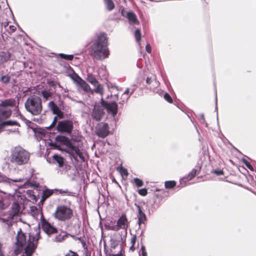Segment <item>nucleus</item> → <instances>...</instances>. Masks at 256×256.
Returning <instances> with one entry per match:
<instances>
[{"mask_svg": "<svg viewBox=\"0 0 256 256\" xmlns=\"http://www.w3.org/2000/svg\"><path fill=\"white\" fill-rule=\"evenodd\" d=\"M55 118H59L60 119L64 118V114L60 109L59 111L56 114Z\"/></svg>", "mask_w": 256, "mask_h": 256, "instance_id": "53", "label": "nucleus"}, {"mask_svg": "<svg viewBox=\"0 0 256 256\" xmlns=\"http://www.w3.org/2000/svg\"><path fill=\"white\" fill-rule=\"evenodd\" d=\"M164 98L168 102L172 103L173 102L172 98L170 96V94L166 92L164 96Z\"/></svg>", "mask_w": 256, "mask_h": 256, "instance_id": "49", "label": "nucleus"}, {"mask_svg": "<svg viewBox=\"0 0 256 256\" xmlns=\"http://www.w3.org/2000/svg\"><path fill=\"white\" fill-rule=\"evenodd\" d=\"M26 234H22L20 236H16V244L17 247L22 248L26 243Z\"/></svg>", "mask_w": 256, "mask_h": 256, "instance_id": "22", "label": "nucleus"}, {"mask_svg": "<svg viewBox=\"0 0 256 256\" xmlns=\"http://www.w3.org/2000/svg\"><path fill=\"white\" fill-rule=\"evenodd\" d=\"M54 218L62 222L70 220L73 216V210L66 205H60L54 213Z\"/></svg>", "mask_w": 256, "mask_h": 256, "instance_id": "5", "label": "nucleus"}, {"mask_svg": "<svg viewBox=\"0 0 256 256\" xmlns=\"http://www.w3.org/2000/svg\"><path fill=\"white\" fill-rule=\"evenodd\" d=\"M56 191L58 192L60 194H65L67 196H72V192H70L68 190H63L62 189H55Z\"/></svg>", "mask_w": 256, "mask_h": 256, "instance_id": "44", "label": "nucleus"}, {"mask_svg": "<svg viewBox=\"0 0 256 256\" xmlns=\"http://www.w3.org/2000/svg\"><path fill=\"white\" fill-rule=\"evenodd\" d=\"M104 109L101 104V100L95 102L92 112L93 120L97 122L101 120L105 114Z\"/></svg>", "mask_w": 256, "mask_h": 256, "instance_id": "9", "label": "nucleus"}, {"mask_svg": "<svg viewBox=\"0 0 256 256\" xmlns=\"http://www.w3.org/2000/svg\"><path fill=\"white\" fill-rule=\"evenodd\" d=\"M136 84H134V85L132 86V87L130 88V90H131L130 92L129 96H128V97L126 98V101H127L128 100V99L130 98L131 95L135 92V90H136Z\"/></svg>", "mask_w": 256, "mask_h": 256, "instance_id": "54", "label": "nucleus"}, {"mask_svg": "<svg viewBox=\"0 0 256 256\" xmlns=\"http://www.w3.org/2000/svg\"><path fill=\"white\" fill-rule=\"evenodd\" d=\"M117 170L122 176H127L128 175V170L122 166L118 167Z\"/></svg>", "mask_w": 256, "mask_h": 256, "instance_id": "39", "label": "nucleus"}, {"mask_svg": "<svg viewBox=\"0 0 256 256\" xmlns=\"http://www.w3.org/2000/svg\"><path fill=\"white\" fill-rule=\"evenodd\" d=\"M10 77L8 75L2 76L0 78V80L4 84H8L10 80Z\"/></svg>", "mask_w": 256, "mask_h": 256, "instance_id": "40", "label": "nucleus"}, {"mask_svg": "<svg viewBox=\"0 0 256 256\" xmlns=\"http://www.w3.org/2000/svg\"><path fill=\"white\" fill-rule=\"evenodd\" d=\"M105 227H106V228L108 230L118 231L120 230V228L118 227V226H117V224L114 225L112 226L105 225Z\"/></svg>", "mask_w": 256, "mask_h": 256, "instance_id": "47", "label": "nucleus"}, {"mask_svg": "<svg viewBox=\"0 0 256 256\" xmlns=\"http://www.w3.org/2000/svg\"><path fill=\"white\" fill-rule=\"evenodd\" d=\"M90 55L98 60H102L109 56L108 40L105 32L100 33L90 46Z\"/></svg>", "mask_w": 256, "mask_h": 256, "instance_id": "2", "label": "nucleus"}, {"mask_svg": "<svg viewBox=\"0 0 256 256\" xmlns=\"http://www.w3.org/2000/svg\"><path fill=\"white\" fill-rule=\"evenodd\" d=\"M24 122L28 128L32 129L34 134H37L40 136H45L46 133L45 129L38 126L27 119H26Z\"/></svg>", "mask_w": 256, "mask_h": 256, "instance_id": "13", "label": "nucleus"}, {"mask_svg": "<svg viewBox=\"0 0 256 256\" xmlns=\"http://www.w3.org/2000/svg\"><path fill=\"white\" fill-rule=\"evenodd\" d=\"M104 3L108 10L112 11L114 8L115 6L112 0H104Z\"/></svg>", "mask_w": 256, "mask_h": 256, "instance_id": "30", "label": "nucleus"}, {"mask_svg": "<svg viewBox=\"0 0 256 256\" xmlns=\"http://www.w3.org/2000/svg\"><path fill=\"white\" fill-rule=\"evenodd\" d=\"M54 190H56L55 189H46L44 190L42 192V199L46 200V198H48V197L51 196L54 194Z\"/></svg>", "mask_w": 256, "mask_h": 256, "instance_id": "31", "label": "nucleus"}, {"mask_svg": "<svg viewBox=\"0 0 256 256\" xmlns=\"http://www.w3.org/2000/svg\"><path fill=\"white\" fill-rule=\"evenodd\" d=\"M198 119L201 124H204L206 127L208 126V124L205 120L204 114H199Z\"/></svg>", "mask_w": 256, "mask_h": 256, "instance_id": "46", "label": "nucleus"}, {"mask_svg": "<svg viewBox=\"0 0 256 256\" xmlns=\"http://www.w3.org/2000/svg\"><path fill=\"white\" fill-rule=\"evenodd\" d=\"M65 256H79L78 254L76 252H72V250H70L68 252Z\"/></svg>", "mask_w": 256, "mask_h": 256, "instance_id": "57", "label": "nucleus"}, {"mask_svg": "<svg viewBox=\"0 0 256 256\" xmlns=\"http://www.w3.org/2000/svg\"><path fill=\"white\" fill-rule=\"evenodd\" d=\"M134 206H136L137 209V224L139 226V228H140V226L142 224H144L147 221L148 219L144 208L138 203H135Z\"/></svg>", "mask_w": 256, "mask_h": 256, "instance_id": "11", "label": "nucleus"}, {"mask_svg": "<svg viewBox=\"0 0 256 256\" xmlns=\"http://www.w3.org/2000/svg\"><path fill=\"white\" fill-rule=\"evenodd\" d=\"M6 126L5 121L2 120L0 122V131L1 132Z\"/></svg>", "mask_w": 256, "mask_h": 256, "instance_id": "60", "label": "nucleus"}, {"mask_svg": "<svg viewBox=\"0 0 256 256\" xmlns=\"http://www.w3.org/2000/svg\"><path fill=\"white\" fill-rule=\"evenodd\" d=\"M40 233V230H38V231L36 232L35 236H32L30 235V238H32V240H33V242H34V241H36V242L38 243V240L41 238Z\"/></svg>", "mask_w": 256, "mask_h": 256, "instance_id": "43", "label": "nucleus"}, {"mask_svg": "<svg viewBox=\"0 0 256 256\" xmlns=\"http://www.w3.org/2000/svg\"><path fill=\"white\" fill-rule=\"evenodd\" d=\"M65 234L63 236H61L60 234L56 235L54 238H53L52 240L54 242H60L64 240L67 238H68L69 236L74 238V236L72 235L71 234H70L68 233H67L66 232H64Z\"/></svg>", "mask_w": 256, "mask_h": 256, "instance_id": "27", "label": "nucleus"}, {"mask_svg": "<svg viewBox=\"0 0 256 256\" xmlns=\"http://www.w3.org/2000/svg\"><path fill=\"white\" fill-rule=\"evenodd\" d=\"M58 56L60 58L68 60H72L74 58V56L72 54H66L62 53H60L58 54Z\"/></svg>", "mask_w": 256, "mask_h": 256, "instance_id": "35", "label": "nucleus"}, {"mask_svg": "<svg viewBox=\"0 0 256 256\" xmlns=\"http://www.w3.org/2000/svg\"><path fill=\"white\" fill-rule=\"evenodd\" d=\"M70 166L68 165L64 164V166L63 167V168H62V172L64 170V172H66L68 170L70 169Z\"/></svg>", "mask_w": 256, "mask_h": 256, "instance_id": "63", "label": "nucleus"}, {"mask_svg": "<svg viewBox=\"0 0 256 256\" xmlns=\"http://www.w3.org/2000/svg\"><path fill=\"white\" fill-rule=\"evenodd\" d=\"M23 180H24V179L22 178H15V179L10 178V184H10L11 182H21L23 181Z\"/></svg>", "mask_w": 256, "mask_h": 256, "instance_id": "59", "label": "nucleus"}, {"mask_svg": "<svg viewBox=\"0 0 256 256\" xmlns=\"http://www.w3.org/2000/svg\"><path fill=\"white\" fill-rule=\"evenodd\" d=\"M136 241V235H134L131 239V244L132 245H134Z\"/></svg>", "mask_w": 256, "mask_h": 256, "instance_id": "62", "label": "nucleus"}, {"mask_svg": "<svg viewBox=\"0 0 256 256\" xmlns=\"http://www.w3.org/2000/svg\"><path fill=\"white\" fill-rule=\"evenodd\" d=\"M134 181L136 186L138 188L142 186L144 184V182L141 179L138 178H134Z\"/></svg>", "mask_w": 256, "mask_h": 256, "instance_id": "41", "label": "nucleus"}, {"mask_svg": "<svg viewBox=\"0 0 256 256\" xmlns=\"http://www.w3.org/2000/svg\"><path fill=\"white\" fill-rule=\"evenodd\" d=\"M20 206L18 202L14 201L12 203L10 210L8 212L9 214V218H14L16 216H18L20 214Z\"/></svg>", "mask_w": 256, "mask_h": 256, "instance_id": "15", "label": "nucleus"}, {"mask_svg": "<svg viewBox=\"0 0 256 256\" xmlns=\"http://www.w3.org/2000/svg\"><path fill=\"white\" fill-rule=\"evenodd\" d=\"M5 122H6V126H20V124L16 120H5Z\"/></svg>", "mask_w": 256, "mask_h": 256, "instance_id": "42", "label": "nucleus"}, {"mask_svg": "<svg viewBox=\"0 0 256 256\" xmlns=\"http://www.w3.org/2000/svg\"><path fill=\"white\" fill-rule=\"evenodd\" d=\"M96 88L94 89V91L97 93L102 94V88L101 85L98 83V85L94 86Z\"/></svg>", "mask_w": 256, "mask_h": 256, "instance_id": "50", "label": "nucleus"}, {"mask_svg": "<svg viewBox=\"0 0 256 256\" xmlns=\"http://www.w3.org/2000/svg\"><path fill=\"white\" fill-rule=\"evenodd\" d=\"M16 102L15 98H8L0 100V107L4 108H9L16 106Z\"/></svg>", "mask_w": 256, "mask_h": 256, "instance_id": "17", "label": "nucleus"}, {"mask_svg": "<svg viewBox=\"0 0 256 256\" xmlns=\"http://www.w3.org/2000/svg\"><path fill=\"white\" fill-rule=\"evenodd\" d=\"M134 36L136 38V40L137 42H139L141 40L142 34L140 30V28H137L135 30Z\"/></svg>", "mask_w": 256, "mask_h": 256, "instance_id": "36", "label": "nucleus"}, {"mask_svg": "<svg viewBox=\"0 0 256 256\" xmlns=\"http://www.w3.org/2000/svg\"><path fill=\"white\" fill-rule=\"evenodd\" d=\"M217 102H218V98H217V92L216 90H215V104H216V107H215V112H216V118L217 120L218 121V108L217 106Z\"/></svg>", "mask_w": 256, "mask_h": 256, "instance_id": "52", "label": "nucleus"}, {"mask_svg": "<svg viewBox=\"0 0 256 256\" xmlns=\"http://www.w3.org/2000/svg\"><path fill=\"white\" fill-rule=\"evenodd\" d=\"M101 104L106 110L108 114H110L114 118L116 116L118 112V104L115 100L108 102L102 98H101Z\"/></svg>", "mask_w": 256, "mask_h": 256, "instance_id": "8", "label": "nucleus"}, {"mask_svg": "<svg viewBox=\"0 0 256 256\" xmlns=\"http://www.w3.org/2000/svg\"><path fill=\"white\" fill-rule=\"evenodd\" d=\"M18 104H19V98H18L17 102L16 104V106H15V111H16L15 114L16 116H18L20 114H21V113L19 110V108H18Z\"/></svg>", "mask_w": 256, "mask_h": 256, "instance_id": "48", "label": "nucleus"}, {"mask_svg": "<svg viewBox=\"0 0 256 256\" xmlns=\"http://www.w3.org/2000/svg\"><path fill=\"white\" fill-rule=\"evenodd\" d=\"M58 144L66 146V152L69 154L71 159L73 158L75 161L78 162V158H79L84 161V156L78 145L74 142H72L66 136L58 135L55 138L54 142L50 140L48 144L51 148L58 150L60 148Z\"/></svg>", "mask_w": 256, "mask_h": 256, "instance_id": "1", "label": "nucleus"}, {"mask_svg": "<svg viewBox=\"0 0 256 256\" xmlns=\"http://www.w3.org/2000/svg\"><path fill=\"white\" fill-rule=\"evenodd\" d=\"M40 92L41 94L43 96L44 98L46 100H48L49 98L51 97L52 96V93L50 92L49 90H42L41 92L38 91V94H40Z\"/></svg>", "mask_w": 256, "mask_h": 256, "instance_id": "33", "label": "nucleus"}, {"mask_svg": "<svg viewBox=\"0 0 256 256\" xmlns=\"http://www.w3.org/2000/svg\"><path fill=\"white\" fill-rule=\"evenodd\" d=\"M212 173L216 174V176H221L224 174V171L222 170L216 169L212 171Z\"/></svg>", "mask_w": 256, "mask_h": 256, "instance_id": "55", "label": "nucleus"}, {"mask_svg": "<svg viewBox=\"0 0 256 256\" xmlns=\"http://www.w3.org/2000/svg\"><path fill=\"white\" fill-rule=\"evenodd\" d=\"M146 50L148 54L151 53L152 48L150 44H147L146 46Z\"/></svg>", "mask_w": 256, "mask_h": 256, "instance_id": "61", "label": "nucleus"}, {"mask_svg": "<svg viewBox=\"0 0 256 256\" xmlns=\"http://www.w3.org/2000/svg\"><path fill=\"white\" fill-rule=\"evenodd\" d=\"M66 73L74 82L80 78V76L74 72V69L68 64L65 66Z\"/></svg>", "mask_w": 256, "mask_h": 256, "instance_id": "18", "label": "nucleus"}, {"mask_svg": "<svg viewBox=\"0 0 256 256\" xmlns=\"http://www.w3.org/2000/svg\"><path fill=\"white\" fill-rule=\"evenodd\" d=\"M156 198H158V195L156 194L155 196L149 199L148 202V204H147L144 202H142L144 205H146V208L148 209L149 215L152 214L159 207V205L158 204H156Z\"/></svg>", "mask_w": 256, "mask_h": 256, "instance_id": "12", "label": "nucleus"}, {"mask_svg": "<svg viewBox=\"0 0 256 256\" xmlns=\"http://www.w3.org/2000/svg\"><path fill=\"white\" fill-rule=\"evenodd\" d=\"M138 194L142 196H146L148 194V190L146 188H142L138 190Z\"/></svg>", "mask_w": 256, "mask_h": 256, "instance_id": "51", "label": "nucleus"}, {"mask_svg": "<svg viewBox=\"0 0 256 256\" xmlns=\"http://www.w3.org/2000/svg\"><path fill=\"white\" fill-rule=\"evenodd\" d=\"M11 53L8 51H0V62L1 63L4 64L9 60L11 57Z\"/></svg>", "mask_w": 256, "mask_h": 256, "instance_id": "23", "label": "nucleus"}, {"mask_svg": "<svg viewBox=\"0 0 256 256\" xmlns=\"http://www.w3.org/2000/svg\"><path fill=\"white\" fill-rule=\"evenodd\" d=\"M30 157V153L21 146H16L11 150L10 161L16 165L27 164Z\"/></svg>", "mask_w": 256, "mask_h": 256, "instance_id": "3", "label": "nucleus"}, {"mask_svg": "<svg viewBox=\"0 0 256 256\" xmlns=\"http://www.w3.org/2000/svg\"><path fill=\"white\" fill-rule=\"evenodd\" d=\"M48 107L52 112V114H55L61 108V104L59 103L58 106L53 100L50 102L48 104Z\"/></svg>", "mask_w": 256, "mask_h": 256, "instance_id": "24", "label": "nucleus"}, {"mask_svg": "<svg viewBox=\"0 0 256 256\" xmlns=\"http://www.w3.org/2000/svg\"><path fill=\"white\" fill-rule=\"evenodd\" d=\"M10 178H8L4 174L0 172V183L4 182L6 184H10Z\"/></svg>", "mask_w": 256, "mask_h": 256, "instance_id": "37", "label": "nucleus"}, {"mask_svg": "<svg viewBox=\"0 0 256 256\" xmlns=\"http://www.w3.org/2000/svg\"><path fill=\"white\" fill-rule=\"evenodd\" d=\"M87 80L94 86L98 85V82L96 78L92 74H88L87 77Z\"/></svg>", "mask_w": 256, "mask_h": 256, "instance_id": "32", "label": "nucleus"}, {"mask_svg": "<svg viewBox=\"0 0 256 256\" xmlns=\"http://www.w3.org/2000/svg\"><path fill=\"white\" fill-rule=\"evenodd\" d=\"M75 82L78 85L80 88H82L84 91L86 92H92L90 87L89 84L80 77V78H78Z\"/></svg>", "mask_w": 256, "mask_h": 256, "instance_id": "21", "label": "nucleus"}, {"mask_svg": "<svg viewBox=\"0 0 256 256\" xmlns=\"http://www.w3.org/2000/svg\"><path fill=\"white\" fill-rule=\"evenodd\" d=\"M56 129L60 133L70 134L74 129L73 122L70 120H60L58 122Z\"/></svg>", "mask_w": 256, "mask_h": 256, "instance_id": "6", "label": "nucleus"}, {"mask_svg": "<svg viewBox=\"0 0 256 256\" xmlns=\"http://www.w3.org/2000/svg\"><path fill=\"white\" fill-rule=\"evenodd\" d=\"M57 118H55V117L54 118V120L52 124L46 127V129L48 130H52L53 128L55 130V126H56V122Z\"/></svg>", "mask_w": 256, "mask_h": 256, "instance_id": "45", "label": "nucleus"}, {"mask_svg": "<svg viewBox=\"0 0 256 256\" xmlns=\"http://www.w3.org/2000/svg\"><path fill=\"white\" fill-rule=\"evenodd\" d=\"M26 110L33 116L41 114L42 106V99L35 95L30 96L24 103Z\"/></svg>", "mask_w": 256, "mask_h": 256, "instance_id": "4", "label": "nucleus"}, {"mask_svg": "<svg viewBox=\"0 0 256 256\" xmlns=\"http://www.w3.org/2000/svg\"><path fill=\"white\" fill-rule=\"evenodd\" d=\"M120 250L116 254H111L109 256H123L124 250L122 246H121Z\"/></svg>", "mask_w": 256, "mask_h": 256, "instance_id": "56", "label": "nucleus"}, {"mask_svg": "<svg viewBox=\"0 0 256 256\" xmlns=\"http://www.w3.org/2000/svg\"><path fill=\"white\" fill-rule=\"evenodd\" d=\"M128 219L126 214H122L117 220L116 224L119 228L126 229L128 227Z\"/></svg>", "mask_w": 256, "mask_h": 256, "instance_id": "19", "label": "nucleus"}, {"mask_svg": "<svg viewBox=\"0 0 256 256\" xmlns=\"http://www.w3.org/2000/svg\"><path fill=\"white\" fill-rule=\"evenodd\" d=\"M64 160L63 156L58 154H54L52 156V162L48 158L46 160L49 163L58 164L60 168H63L64 166Z\"/></svg>", "mask_w": 256, "mask_h": 256, "instance_id": "16", "label": "nucleus"}, {"mask_svg": "<svg viewBox=\"0 0 256 256\" xmlns=\"http://www.w3.org/2000/svg\"><path fill=\"white\" fill-rule=\"evenodd\" d=\"M109 126L107 123H100L96 128V134L100 138H105L110 134Z\"/></svg>", "mask_w": 256, "mask_h": 256, "instance_id": "10", "label": "nucleus"}, {"mask_svg": "<svg viewBox=\"0 0 256 256\" xmlns=\"http://www.w3.org/2000/svg\"><path fill=\"white\" fill-rule=\"evenodd\" d=\"M59 103L61 104V108H60L61 110H63L65 112H66L67 110L68 109V106H64L63 104V102L62 101L60 102Z\"/></svg>", "mask_w": 256, "mask_h": 256, "instance_id": "58", "label": "nucleus"}, {"mask_svg": "<svg viewBox=\"0 0 256 256\" xmlns=\"http://www.w3.org/2000/svg\"><path fill=\"white\" fill-rule=\"evenodd\" d=\"M84 250V253L86 256H90V252L88 251V248Z\"/></svg>", "mask_w": 256, "mask_h": 256, "instance_id": "64", "label": "nucleus"}, {"mask_svg": "<svg viewBox=\"0 0 256 256\" xmlns=\"http://www.w3.org/2000/svg\"><path fill=\"white\" fill-rule=\"evenodd\" d=\"M12 114L10 108H4L0 107V122L9 118Z\"/></svg>", "mask_w": 256, "mask_h": 256, "instance_id": "20", "label": "nucleus"}, {"mask_svg": "<svg viewBox=\"0 0 256 256\" xmlns=\"http://www.w3.org/2000/svg\"><path fill=\"white\" fill-rule=\"evenodd\" d=\"M196 171L197 170L196 169L193 168L187 176L183 177L182 179H180V184H182V181L184 182H186L194 178L196 174Z\"/></svg>", "mask_w": 256, "mask_h": 256, "instance_id": "26", "label": "nucleus"}, {"mask_svg": "<svg viewBox=\"0 0 256 256\" xmlns=\"http://www.w3.org/2000/svg\"><path fill=\"white\" fill-rule=\"evenodd\" d=\"M27 186H28L30 187H34L35 188H38L39 187V184L36 182H29L28 180L26 182H25L24 184H22V185L19 186V188H26Z\"/></svg>", "mask_w": 256, "mask_h": 256, "instance_id": "29", "label": "nucleus"}, {"mask_svg": "<svg viewBox=\"0 0 256 256\" xmlns=\"http://www.w3.org/2000/svg\"><path fill=\"white\" fill-rule=\"evenodd\" d=\"M176 184V182L174 180L166 181L164 184V186L167 189H172L174 188Z\"/></svg>", "mask_w": 256, "mask_h": 256, "instance_id": "34", "label": "nucleus"}, {"mask_svg": "<svg viewBox=\"0 0 256 256\" xmlns=\"http://www.w3.org/2000/svg\"><path fill=\"white\" fill-rule=\"evenodd\" d=\"M242 162L251 171H254V169L252 166L246 158H242Z\"/></svg>", "mask_w": 256, "mask_h": 256, "instance_id": "38", "label": "nucleus"}, {"mask_svg": "<svg viewBox=\"0 0 256 256\" xmlns=\"http://www.w3.org/2000/svg\"><path fill=\"white\" fill-rule=\"evenodd\" d=\"M26 194L28 198L34 200V202H36L39 198L38 194L35 195L32 190H27Z\"/></svg>", "mask_w": 256, "mask_h": 256, "instance_id": "28", "label": "nucleus"}, {"mask_svg": "<svg viewBox=\"0 0 256 256\" xmlns=\"http://www.w3.org/2000/svg\"><path fill=\"white\" fill-rule=\"evenodd\" d=\"M38 246V242H34L30 240V234H29L28 242L24 250V256H32Z\"/></svg>", "mask_w": 256, "mask_h": 256, "instance_id": "14", "label": "nucleus"}, {"mask_svg": "<svg viewBox=\"0 0 256 256\" xmlns=\"http://www.w3.org/2000/svg\"><path fill=\"white\" fill-rule=\"evenodd\" d=\"M130 24H138L139 22L136 14L132 11L130 10L126 18Z\"/></svg>", "mask_w": 256, "mask_h": 256, "instance_id": "25", "label": "nucleus"}, {"mask_svg": "<svg viewBox=\"0 0 256 256\" xmlns=\"http://www.w3.org/2000/svg\"><path fill=\"white\" fill-rule=\"evenodd\" d=\"M40 220L41 228L47 235L49 236L58 232V228L49 222L48 220L44 218L42 214H41Z\"/></svg>", "mask_w": 256, "mask_h": 256, "instance_id": "7", "label": "nucleus"}]
</instances>
